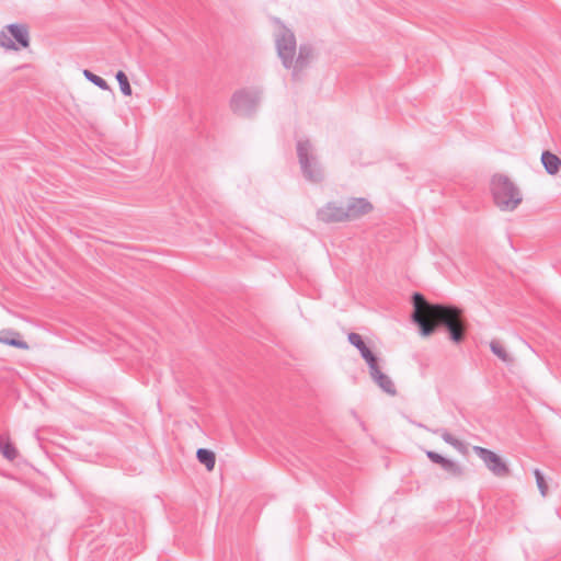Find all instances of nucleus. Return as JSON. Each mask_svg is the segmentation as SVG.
Instances as JSON below:
<instances>
[{"mask_svg": "<svg viewBox=\"0 0 561 561\" xmlns=\"http://www.w3.org/2000/svg\"><path fill=\"white\" fill-rule=\"evenodd\" d=\"M412 305L411 320L419 327L422 336H430L438 327H443L454 343L459 344L465 340L468 322L462 309L455 305L430 302L421 293L412 295Z\"/></svg>", "mask_w": 561, "mask_h": 561, "instance_id": "1", "label": "nucleus"}, {"mask_svg": "<svg viewBox=\"0 0 561 561\" xmlns=\"http://www.w3.org/2000/svg\"><path fill=\"white\" fill-rule=\"evenodd\" d=\"M275 46L283 67L291 70L294 81H300L314 57L313 46L309 43L300 44L295 58L297 51L295 34L283 24L275 35Z\"/></svg>", "mask_w": 561, "mask_h": 561, "instance_id": "2", "label": "nucleus"}, {"mask_svg": "<svg viewBox=\"0 0 561 561\" xmlns=\"http://www.w3.org/2000/svg\"><path fill=\"white\" fill-rule=\"evenodd\" d=\"M491 192L494 204L502 211L515 210L523 201L520 190L504 174H495L492 176Z\"/></svg>", "mask_w": 561, "mask_h": 561, "instance_id": "3", "label": "nucleus"}, {"mask_svg": "<svg viewBox=\"0 0 561 561\" xmlns=\"http://www.w3.org/2000/svg\"><path fill=\"white\" fill-rule=\"evenodd\" d=\"M297 158L302 176L311 183H321L324 180V169L316 154L309 139H299L296 144Z\"/></svg>", "mask_w": 561, "mask_h": 561, "instance_id": "4", "label": "nucleus"}, {"mask_svg": "<svg viewBox=\"0 0 561 561\" xmlns=\"http://www.w3.org/2000/svg\"><path fill=\"white\" fill-rule=\"evenodd\" d=\"M260 88H242L233 92L230 99V108L233 114L241 117H252L256 113L262 100Z\"/></svg>", "mask_w": 561, "mask_h": 561, "instance_id": "5", "label": "nucleus"}, {"mask_svg": "<svg viewBox=\"0 0 561 561\" xmlns=\"http://www.w3.org/2000/svg\"><path fill=\"white\" fill-rule=\"evenodd\" d=\"M8 33L0 32V46L11 50H19L30 46L28 28L22 23H12L5 26Z\"/></svg>", "mask_w": 561, "mask_h": 561, "instance_id": "6", "label": "nucleus"}, {"mask_svg": "<svg viewBox=\"0 0 561 561\" xmlns=\"http://www.w3.org/2000/svg\"><path fill=\"white\" fill-rule=\"evenodd\" d=\"M472 450L495 477L503 478L511 473L508 466L496 453L481 446H473Z\"/></svg>", "mask_w": 561, "mask_h": 561, "instance_id": "7", "label": "nucleus"}, {"mask_svg": "<svg viewBox=\"0 0 561 561\" xmlns=\"http://www.w3.org/2000/svg\"><path fill=\"white\" fill-rule=\"evenodd\" d=\"M350 213L351 204L339 205L336 202H329L317 211V217L325 224H333L347 219Z\"/></svg>", "mask_w": 561, "mask_h": 561, "instance_id": "8", "label": "nucleus"}, {"mask_svg": "<svg viewBox=\"0 0 561 561\" xmlns=\"http://www.w3.org/2000/svg\"><path fill=\"white\" fill-rule=\"evenodd\" d=\"M369 376L383 392L392 397L397 394L393 381L388 375L381 371L379 364L369 369Z\"/></svg>", "mask_w": 561, "mask_h": 561, "instance_id": "9", "label": "nucleus"}, {"mask_svg": "<svg viewBox=\"0 0 561 561\" xmlns=\"http://www.w3.org/2000/svg\"><path fill=\"white\" fill-rule=\"evenodd\" d=\"M353 346L358 350L362 358L366 362L369 369L378 365L379 358L365 343L362 335L355 332H353Z\"/></svg>", "mask_w": 561, "mask_h": 561, "instance_id": "10", "label": "nucleus"}, {"mask_svg": "<svg viewBox=\"0 0 561 561\" xmlns=\"http://www.w3.org/2000/svg\"><path fill=\"white\" fill-rule=\"evenodd\" d=\"M0 343L19 350L28 348V344L22 340L21 334L14 330H2L0 332Z\"/></svg>", "mask_w": 561, "mask_h": 561, "instance_id": "11", "label": "nucleus"}, {"mask_svg": "<svg viewBox=\"0 0 561 561\" xmlns=\"http://www.w3.org/2000/svg\"><path fill=\"white\" fill-rule=\"evenodd\" d=\"M540 160L549 175H556L561 169V159L549 150L542 151Z\"/></svg>", "mask_w": 561, "mask_h": 561, "instance_id": "12", "label": "nucleus"}, {"mask_svg": "<svg viewBox=\"0 0 561 561\" xmlns=\"http://www.w3.org/2000/svg\"><path fill=\"white\" fill-rule=\"evenodd\" d=\"M434 433L439 435L440 438L445 443H447L450 446H453L461 455H463V456L468 455V447H467V445L463 442H461L460 439H458L455 436H453L447 430L438 428V430L434 431Z\"/></svg>", "mask_w": 561, "mask_h": 561, "instance_id": "13", "label": "nucleus"}, {"mask_svg": "<svg viewBox=\"0 0 561 561\" xmlns=\"http://www.w3.org/2000/svg\"><path fill=\"white\" fill-rule=\"evenodd\" d=\"M196 458L208 471L214 470L216 465V455L213 450L208 448H198L196 451Z\"/></svg>", "mask_w": 561, "mask_h": 561, "instance_id": "14", "label": "nucleus"}, {"mask_svg": "<svg viewBox=\"0 0 561 561\" xmlns=\"http://www.w3.org/2000/svg\"><path fill=\"white\" fill-rule=\"evenodd\" d=\"M0 453L2 456L12 461L18 457V449L15 448L14 444L3 436H0Z\"/></svg>", "mask_w": 561, "mask_h": 561, "instance_id": "15", "label": "nucleus"}, {"mask_svg": "<svg viewBox=\"0 0 561 561\" xmlns=\"http://www.w3.org/2000/svg\"><path fill=\"white\" fill-rule=\"evenodd\" d=\"M373 205L366 198H353V218L364 216L373 210Z\"/></svg>", "mask_w": 561, "mask_h": 561, "instance_id": "16", "label": "nucleus"}, {"mask_svg": "<svg viewBox=\"0 0 561 561\" xmlns=\"http://www.w3.org/2000/svg\"><path fill=\"white\" fill-rule=\"evenodd\" d=\"M440 468L455 478H461L465 474V469L459 463L448 459L444 458L443 462L439 465Z\"/></svg>", "mask_w": 561, "mask_h": 561, "instance_id": "17", "label": "nucleus"}, {"mask_svg": "<svg viewBox=\"0 0 561 561\" xmlns=\"http://www.w3.org/2000/svg\"><path fill=\"white\" fill-rule=\"evenodd\" d=\"M440 468L455 478H461L465 474V469L459 463L448 459L444 458L443 462L439 465Z\"/></svg>", "mask_w": 561, "mask_h": 561, "instance_id": "18", "label": "nucleus"}, {"mask_svg": "<svg viewBox=\"0 0 561 561\" xmlns=\"http://www.w3.org/2000/svg\"><path fill=\"white\" fill-rule=\"evenodd\" d=\"M117 82H118V85H119V89H121V92L125 95V96H129L131 95V87L129 84V80H128V77L126 76V73L123 71V70H118L116 72V76H115Z\"/></svg>", "mask_w": 561, "mask_h": 561, "instance_id": "19", "label": "nucleus"}, {"mask_svg": "<svg viewBox=\"0 0 561 561\" xmlns=\"http://www.w3.org/2000/svg\"><path fill=\"white\" fill-rule=\"evenodd\" d=\"M490 348L494 355H496L504 363L512 362V357L508 355L506 350L503 347V345L499 341H492L490 343Z\"/></svg>", "mask_w": 561, "mask_h": 561, "instance_id": "20", "label": "nucleus"}, {"mask_svg": "<svg viewBox=\"0 0 561 561\" xmlns=\"http://www.w3.org/2000/svg\"><path fill=\"white\" fill-rule=\"evenodd\" d=\"M83 75L84 77L90 81L92 82L93 84H95L98 88H100L101 90L103 91H107L110 90V85L107 84V82L100 76L93 73L92 71L90 70H84L83 71Z\"/></svg>", "mask_w": 561, "mask_h": 561, "instance_id": "21", "label": "nucleus"}, {"mask_svg": "<svg viewBox=\"0 0 561 561\" xmlns=\"http://www.w3.org/2000/svg\"><path fill=\"white\" fill-rule=\"evenodd\" d=\"M534 476L536 478V483H537L540 494L542 496H546L548 493V484L546 483L542 472L539 469H535Z\"/></svg>", "mask_w": 561, "mask_h": 561, "instance_id": "22", "label": "nucleus"}, {"mask_svg": "<svg viewBox=\"0 0 561 561\" xmlns=\"http://www.w3.org/2000/svg\"><path fill=\"white\" fill-rule=\"evenodd\" d=\"M426 457L433 462V463H436V465H440L444 460V456H442L440 454L434 451V450H426Z\"/></svg>", "mask_w": 561, "mask_h": 561, "instance_id": "23", "label": "nucleus"}, {"mask_svg": "<svg viewBox=\"0 0 561 561\" xmlns=\"http://www.w3.org/2000/svg\"><path fill=\"white\" fill-rule=\"evenodd\" d=\"M346 333V336H347V341L351 343V331H345Z\"/></svg>", "mask_w": 561, "mask_h": 561, "instance_id": "24", "label": "nucleus"}]
</instances>
